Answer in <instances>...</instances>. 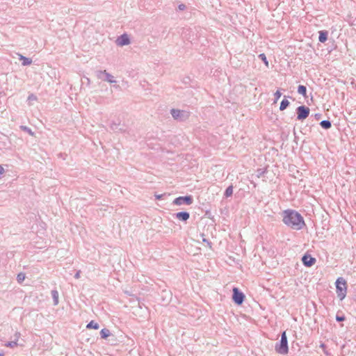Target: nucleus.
<instances>
[{
  "label": "nucleus",
  "mask_w": 356,
  "mask_h": 356,
  "mask_svg": "<svg viewBox=\"0 0 356 356\" xmlns=\"http://www.w3.org/2000/svg\"><path fill=\"white\" fill-rule=\"evenodd\" d=\"M19 59L22 61L23 66H27L32 63V60L31 58H26L22 55H19Z\"/></svg>",
  "instance_id": "nucleus-14"
},
{
  "label": "nucleus",
  "mask_w": 356,
  "mask_h": 356,
  "mask_svg": "<svg viewBox=\"0 0 356 356\" xmlns=\"http://www.w3.org/2000/svg\"><path fill=\"white\" fill-rule=\"evenodd\" d=\"M233 194V186L232 185L228 186L224 193L225 197H231Z\"/></svg>",
  "instance_id": "nucleus-20"
},
{
  "label": "nucleus",
  "mask_w": 356,
  "mask_h": 356,
  "mask_svg": "<svg viewBox=\"0 0 356 356\" xmlns=\"http://www.w3.org/2000/svg\"><path fill=\"white\" fill-rule=\"evenodd\" d=\"M232 299L236 305H241L244 301L245 295L235 287L233 289Z\"/></svg>",
  "instance_id": "nucleus-8"
},
{
  "label": "nucleus",
  "mask_w": 356,
  "mask_h": 356,
  "mask_svg": "<svg viewBox=\"0 0 356 356\" xmlns=\"http://www.w3.org/2000/svg\"><path fill=\"white\" fill-rule=\"evenodd\" d=\"M21 128L25 131L26 132H27L28 134H29L31 136H33V132L31 131V129L26 126H22Z\"/></svg>",
  "instance_id": "nucleus-28"
},
{
  "label": "nucleus",
  "mask_w": 356,
  "mask_h": 356,
  "mask_svg": "<svg viewBox=\"0 0 356 356\" xmlns=\"http://www.w3.org/2000/svg\"><path fill=\"white\" fill-rule=\"evenodd\" d=\"M203 241H204L205 243H207V245H208L209 247H211V243L209 240L204 238V239H203Z\"/></svg>",
  "instance_id": "nucleus-35"
},
{
  "label": "nucleus",
  "mask_w": 356,
  "mask_h": 356,
  "mask_svg": "<svg viewBox=\"0 0 356 356\" xmlns=\"http://www.w3.org/2000/svg\"><path fill=\"white\" fill-rule=\"evenodd\" d=\"M86 327L88 329L92 328L95 330H97L99 329V325L97 323L95 322L94 321H91L89 323H88Z\"/></svg>",
  "instance_id": "nucleus-21"
},
{
  "label": "nucleus",
  "mask_w": 356,
  "mask_h": 356,
  "mask_svg": "<svg viewBox=\"0 0 356 356\" xmlns=\"http://www.w3.org/2000/svg\"><path fill=\"white\" fill-rule=\"evenodd\" d=\"M175 217L184 222H186L190 218V213L187 211H180L175 214Z\"/></svg>",
  "instance_id": "nucleus-11"
},
{
  "label": "nucleus",
  "mask_w": 356,
  "mask_h": 356,
  "mask_svg": "<svg viewBox=\"0 0 356 356\" xmlns=\"http://www.w3.org/2000/svg\"><path fill=\"white\" fill-rule=\"evenodd\" d=\"M170 113H171L172 118L175 120L180 121V122H184V121L187 120L191 115L190 111H184V110H179V109H175V108L171 109Z\"/></svg>",
  "instance_id": "nucleus-4"
},
{
  "label": "nucleus",
  "mask_w": 356,
  "mask_h": 356,
  "mask_svg": "<svg viewBox=\"0 0 356 356\" xmlns=\"http://www.w3.org/2000/svg\"><path fill=\"white\" fill-rule=\"evenodd\" d=\"M298 92L303 97H307V88L303 85H300L298 87Z\"/></svg>",
  "instance_id": "nucleus-16"
},
{
  "label": "nucleus",
  "mask_w": 356,
  "mask_h": 356,
  "mask_svg": "<svg viewBox=\"0 0 356 356\" xmlns=\"http://www.w3.org/2000/svg\"><path fill=\"white\" fill-rule=\"evenodd\" d=\"M320 348L322 349V350L325 355H326L327 356L330 355V353L327 350V346L325 343H321Z\"/></svg>",
  "instance_id": "nucleus-23"
},
{
  "label": "nucleus",
  "mask_w": 356,
  "mask_h": 356,
  "mask_svg": "<svg viewBox=\"0 0 356 356\" xmlns=\"http://www.w3.org/2000/svg\"><path fill=\"white\" fill-rule=\"evenodd\" d=\"M117 43L120 46L127 45L130 43V40L127 34H123L118 38Z\"/></svg>",
  "instance_id": "nucleus-10"
},
{
  "label": "nucleus",
  "mask_w": 356,
  "mask_h": 356,
  "mask_svg": "<svg viewBox=\"0 0 356 356\" xmlns=\"http://www.w3.org/2000/svg\"><path fill=\"white\" fill-rule=\"evenodd\" d=\"M309 108L305 106H300L296 108L297 120H303L309 115Z\"/></svg>",
  "instance_id": "nucleus-6"
},
{
  "label": "nucleus",
  "mask_w": 356,
  "mask_h": 356,
  "mask_svg": "<svg viewBox=\"0 0 356 356\" xmlns=\"http://www.w3.org/2000/svg\"><path fill=\"white\" fill-rule=\"evenodd\" d=\"M178 8H179V10H184L186 8V6L184 4H183V3L179 4V6H178Z\"/></svg>",
  "instance_id": "nucleus-31"
},
{
  "label": "nucleus",
  "mask_w": 356,
  "mask_h": 356,
  "mask_svg": "<svg viewBox=\"0 0 356 356\" xmlns=\"http://www.w3.org/2000/svg\"><path fill=\"white\" fill-rule=\"evenodd\" d=\"M20 333L19 332H16L15 334V340H17V341H18L19 337H20Z\"/></svg>",
  "instance_id": "nucleus-34"
},
{
  "label": "nucleus",
  "mask_w": 356,
  "mask_h": 356,
  "mask_svg": "<svg viewBox=\"0 0 356 356\" xmlns=\"http://www.w3.org/2000/svg\"><path fill=\"white\" fill-rule=\"evenodd\" d=\"M100 335L102 339H106L111 335V332L106 328H104L100 332Z\"/></svg>",
  "instance_id": "nucleus-18"
},
{
  "label": "nucleus",
  "mask_w": 356,
  "mask_h": 356,
  "mask_svg": "<svg viewBox=\"0 0 356 356\" xmlns=\"http://www.w3.org/2000/svg\"><path fill=\"white\" fill-rule=\"evenodd\" d=\"M275 351L281 355H286L289 353L288 341L286 331L282 332L281 339L275 346Z\"/></svg>",
  "instance_id": "nucleus-2"
},
{
  "label": "nucleus",
  "mask_w": 356,
  "mask_h": 356,
  "mask_svg": "<svg viewBox=\"0 0 356 356\" xmlns=\"http://www.w3.org/2000/svg\"><path fill=\"white\" fill-rule=\"evenodd\" d=\"M320 125L325 129H328L332 127V123L330 120H323L320 122Z\"/></svg>",
  "instance_id": "nucleus-17"
},
{
  "label": "nucleus",
  "mask_w": 356,
  "mask_h": 356,
  "mask_svg": "<svg viewBox=\"0 0 356 356\" xmlns=\"http://www.w3.org/2000/svg\"><path fill=\"white\" fill-rule=\"evenodd\" d=\"M345 319H346V318L344 316L337 315V316H336V320L338 322H342V321H345Z\"/></svg>",
  "instance_id": "nucleus-29"
},
{
  "label": "nucleus",
  "mask_w": 356,
  "mask_h": 356,
  "mask_svg": "<svg viewBox=\"0 0 356 356\" xmlns=\"http://www.w3.org/2000/svg\"><path fill=\"white\" fill-rule=\"evenodd\" d=\"M328 32L327 31H320L318 40L321 42H325L327 40Z\"/></svg>",
  "instance_id": "nucleus-12"
},
{
  "label": "nucleus",
  "mask_w": 356,
  "mask_h": 356,
  "mask_svg": "<svg viewBox=\"0 0 356 356\" xmlns=\"http://www.w3.org/2000/svg\"><path fill=\"white\" fill-rule=\"evenodd\" d=\"M266 170L264 168H259L257 170V176L261 177L266 173Z\"/></svg>",
  "instance_id": "nucleus-27"
},
{
  "label": "nucleus",
  "mask_w": 356,
  "mask_h": 356,
  "mask_svg": "<svg viewBox=\"0 0 356 356\" xmlns=\"http://www.w3.org/2000/svg\"><path fill=\"white\" fill-rule=\"evenodd\" d=\"M51 296L54 300V305H57L58 304V292L57 290L54 289L52 290L51 292Z\"/></svg>",
  "instance_id": "nucleus-15"
},
{
  "label": "nucleus",
  "mask_w": 356,
  "mask_h": 356,
  "mask_svg": "<svg viewBox=\"0 0 356 356\" xmlns=\"http://www.w3.org/2000/svg\"><path fill=\"white\" fill-rule=\"evenodd\" d=\"M193 202V199L191 195L180 196L175 198L173 200V204L175 205H191Z\"/></svg>",
  "instance_id": "nucleus-7"
},
{
  "label": "nucleus",
  "mask_w": 356,
  "mask_h": 356,
  "mask_svg": "<svg viewBox=\"0 0 356 356\" xmlns=\"http://www.w3.org/2000/svg\"><path fill=\"white\" fill-rule=\"evenodd\" d=\"M282 216L283 222L293 229L300 230L305 226L303 217L296 210H284Z\"/></svg>",
  "instance_id": "nucleus-1"
},
{
  "label": "nucleus",
  "mask_w": 356,
  "mask_h": 356,
  "mask_svg": "<svg viewBox=\"0 0 356 356\" xmlns=\"http://www.w3.org/2000/svg\"><path fill=\"white\" fill-rule=\"evenodd\" d=\"M302 261L306 267H311L315 264L316 259L312 257L310 254H306L302 257Z\"/></svg>",
  "instance_id": "nucleus-9"
},
{
  "label": "nucleus",
  "mask_w": 356,
  "mask_h": 356,
  "mask_svg": "<svg viewBox=\"0 0 356 356\" xmlns=\"http://www.w3.org/2000/svg\"><path fill=\"white\" fill-rule=\"evenodd\" d=\"M0 356H4V353L2 350H0Z\"/></svg>",
  "instance_id": "nucleus-37"
},
{
  "label": "nucleus",
  "mask_w": 356,
  "mask_h": 356,
  "mask_svg": "<svg viewBox=\"0 0 356 356\" xmlns=\"http://www.w3.org/2000/svg\"><path fill=\"white\" fill-rule=\"evenodd\" d=\"M120 122H113L110 124L111 129L114 131H120L121 132L124 131V130L123 129L120 128Z\"/></svg>",
  "instance_id": "nucleus-13"
},
{
  "label": "nucleus",
  "mask_w": 356,
  "mask_h": 356,
  "mask_svg": "<svg viewBox=\"0 0 356 356\" xmlns=\"http://www.w3.org/2000/svg\"><path fill=\"white\" fill-rule=\"evenodd\" d=\"M5 172L4 168L0 165V175L3 174Z\"/></svg>",
  "instance_id": "nucleus-36"
},
{
  "label": "nucleus",
  "mask_w": 356,
  "mask_h": 356,
  "mask_svg": "<svg viewBox=\"0 0 356 356\" xmlns=\"http://www.w3.org/2000/svg\"><path fill=\"white\" fill-rule=\"evenodd\" d=\"M96 75L99 79H102L108 83H113L116 82L113 76L107 72L106 70H98L96 72Z\"/></svg>",
  "instance_id": "nucleus-5"
},
{
  "label": "nucleus",
  "mask_w": 356,
  "mask_h": 356,
  "mask_svg": "<svg viewBox=\"0 0 356 356\" xmlns=\"http://www.w3.org/2000/svg\"><path fill=\"white\" fill-rule=\"evenodd\" d=\"M164 195L165 194L155 195V197L156 200H161Z\"/></svg>",
  "instance_id": "nucleus-32"
},
{
  "label": "nucleus",
  "mask_w": 356,
  "mask_h": 356,
  "mask_svg": "<svg viewBox=\"0 0 356 356\" xmlns=\"http://www.w3.org/2000/svg\"><path fill=\"white\" fill-rule=\"evenodd\" d=\"M37 99V97L35 95H34L33 94H31L29 97H28V100H36Z\"/></svg>",
  "instance_id": "nucleus-30"
},
{
  "label": "nucleus",
  "mask_w": 356,
  "mask_h": 356,
  "mask_svg": "<svg viewBox=\"0 0 356 356\" xmlns=\"http://www.w3.org/2000/svg\"><path fill=\"white\" fill-rule=\"evenodd\" d=\"M25 279V274L20 273L17 276V280L19 283L22 282Z\"/></svg>",
  "instance_id": "nucleus-26"
},
{
  "label": "nucleus",
  "mask_w": 356,
  "mask_h": 356,
  "mask_svg": "<svg viewBox=\"0 0 356 356\" xmlns=\"http://www.w3.org/2000/svg\"><path fill=\"white\" fill-rule=\"evenodd\" d=\"M289 102L286 99H284L280 104V110L284 111L285 110L289 105Z\"/></svg>",
  "instance_id": "nucleus-19"
},
{
  "label": "nucleus",
  "mask_w": 356,
  "mask_h": 356,
  "mask_svg": "<svg viewBox=\"0 0 356 356\" xmlns=\"http://www.w3.org/2000/svg\"><path fill=\"white\" fill-rule=\"evenodd\" d=\"M282 96V92H280V90H277L275 93H274V102L273 103L275 104L278 99L280 98V97Z\"/></svg>",
  "instance_id": "nucleus-25"
},
{
  "label": "nucleus",
  "mask_w": 356,
  "mask_h": 356,
  "mask_svg": "<svg viewBox=\"0 0 356 356\" xmlns=\"http://www.w3.org/2000/svg\"><path fill=\"white\" fill-rule=\"evenodd\" d=\"M259 58L264 63L265 65L268 67V61L267 60L266 56L264 54H260Z\"/></svg>",
  "instance_id": "nucleus-24"
},
{
  "label": "nucleus",
  "mask_w": 356,
  "mask_h": 356,
  "mask_svg": "<svg viewBox=\"0 0 356 356\" xmlns=\"http://www.w3.org/2000/svg\"><path fill=\"white\" fill-rule=\"evenodd\" d=\"M80 275H81V270H78L75 275H74V278L75 279H79L80 277Z\"/></svg>",
  "instance_id": "nucleus-33"
},
{
  "label": "nucleus",
  "mask_w": 356,
  "mask_h": 356,
  "mask_svg": "<svg viewBox=\"0 0 356 356\" xmlns=\"http://www.w3.org/2000/svg\"><path fill=\"white\" fill-rule=\"evenodd\" d=\"M336 291L337 297L342 300L346 296V282L343 277H339L336 281Z\"/></svg>",
  "instance_id": "nucleus-3"
},
{
  "label": "nucleus",
  "mask_w": 356,
  "mask_h": 356,
  "mask_svg": "<svg viewBox=\"0 0 356 356\" xmlns=\"http://www.w3.org/2000/svg\"><path fill=\"white\" fill-rule=\"evenodd\" d=\"M4 346L6 347H9V348H15V347H17L18 346V343L17 342V340H14V341H8L6 342Z\"/></svg>",
  "instance_id": "nucleus-22"
}]
</instances>
